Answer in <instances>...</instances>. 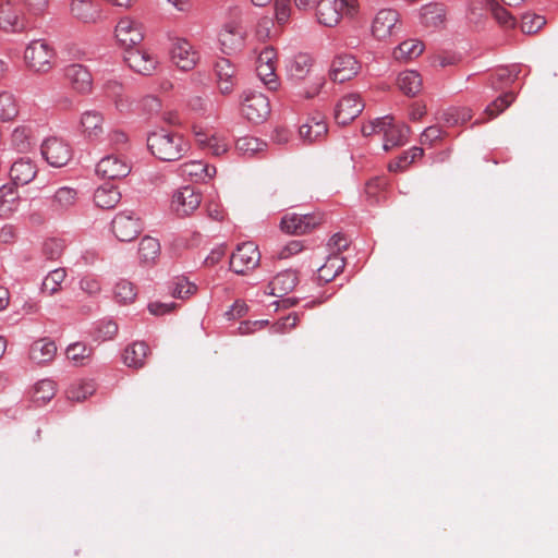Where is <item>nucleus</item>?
<instances>
[{"label": "nucleus", "instance_id": "7", "mask_svg": "<svg viewBox=\"0 0 558 558\" xmlns=\"http://www.w3.org/2000/svg\"><path fill=\"white\" fill-rule=\"evenodd\" d=\"M43 158L48 165L54 168H61L71 160V146L59 137H49L45 140L40 146Z\"/></svg>", "mask_w": 558, "mask_h": 558}, {"label": "nucleus", "instance_id": "39", "mask_svg": "<svg viewBox=\"0 0 558 558\" xmlns=\"http://www.w3.org/2000/svg\"><path fill=\"white\" fill-rule=\"evenodd\" d=\"M400 90L407 96H415L422 89L421 75L413 70H407L399 74L397 80Z\"/></svg>", "mask_w": 558, "mask_h": 558}, {"label": "nucleus", "instance_id": "11", "mask_svg": "<svg viewBox=\"0 0 558 558\" xmlns=\"http://www.w3.org/2000/svg\"><path fill=\"white\" fill-rule=\"evenodd\" d=\"M322 220V216L317 214L292 213L282 217L280 227L289 234H304L319 226Z\"/></svg>", "mask_w": 558, "mask_h": 558}, {"label": "nucleus", "instance_id": "46", "mask_svg": "<svg viewBox=\"0 0 558 558\" xmlns=\"http://www.w3.org/2000/svg\"><path fill=\"white\" fill-rule=\"evenodd\" d=\"M160 253V244L157 239L151 236H144L138 245V256L145 262H154Z\"/></svg>", "mask_w": 558, "mask_h": 558}, {"label": "nucleus", "instance_id": "10", "mask_svg": "<svg viewBox=\"0 0 558 558\" xmlns=\"http://www.w3.org/2000/svg\"><path fill=\"white\" fill-rule=\"evenodd\" d=\"M170 53L172 62L182 71L193 70L201 59L198 50L184 38L173 40Z\"/></svg>", "mask_w": 558, "mask_h": 558}, {"label": "nucleus", "instance_id": "33", "mask_svg": "<svg viewBox=\"0 0 558 558\" xmlns=\"http://www.w3.org/2000/svg\"><path fill=\"white\" fill-rule=\"evenodd\" d=\"M120 199L121 193L114 185L110 183L100 185L94 192V203L97 207L102 209L114 208Z\"/></svg>", "mask_w": 558, "mask_h": 558}, {"label": "nucleus", "instance_id": "36", "mask_svg": "<svg viewBox=\"0 0 558 558\" xmlns=\"http://www.w3.org/2000/svg\"><path fill=\"white\" fill-rule=\"evenodd\" d=\"M19 193L11 184L0 187V217L8 218L19 206Z\"/></svg>", "mask_w": 558, "mask_h": 558}, {"label": "nucleus", "instance_id": "1", "mask_svg": "<svg viewBox=\"0 0 558 558\" xmlns=\"http://www.w3.org/2000/svg\"><path fill=\"white\" fill-rule=\"evenodd\" d=\"M286 78L304 99L316 97L325 85V77L315 72V59L307 52H298L286 61Z\"/></svg>", "mask_w": 558, "mask_h": 558}, {"label": "nucleus", "instance_id": "21", "mask_svg": "<svg viewBox=\"0 0 558 558\" xmlns=\"http://www.w3.org/2000/svg\"><path fill=\"white\" fill-rule=\"evenodd\" d=\"M64 75L72 88L80 94H88L93 88V76L82 64L73 63L65 68Z\"/></svg>", "mask_w": 558, "mask_h": 558}, {"label": "nucleus", "instance_id": "51", "mask_svg": "<svg viewBox=\"0 0 558 558\" xmlns=\"http://www.w3.org/2000/svg\"><path fill=\"white\" fill-rule=\"evenodd\" d=\"M486 4L489 7L494 19L500 26L505 28H512L515 26V19L507 9L498 4L495 0H486Z\"/></svg>", "mask_w": 558, "mask_h": 558}, {"label": "nucleus", "instance_id": "58", "mask_svg": "<svg viewBox=\"0 0 558 558\" xmlns=\"http://www.w3.org/2000/svg\"><path fill=\"white\" fill-rule=\"evenodd\" d=\"M444 135L445 132L439 125H430L422 132L420 142L424 146L433 147L442 140Z\"/></svg>", "mask_w": 558, "mask_h": 558}, {"label": "nucleus", "instance_id": "6", "mask_svg": "<svg viewBox=\"0 0 558 558\" xmlns=\"http://www.w3.org/2000/svg\"><path fill=\"white\" fill-rule=\"evenodd\" d=\"M141 219L133 211H121L114 216L111 230L121 242H131L142 232Z\"/></svg>", "mask_w": 558, "mask_h": 558}, {"label": "nucleus", "instance_id": "18", "mask_svg": "<svg viewBox=\"0 0 558 558\" xmlns=\"http://www.w3.org/2000/svg\"><path fill=\"white\" fill-rule=\"evenodd\" d=\"M124 60L134 72L142 75L153 74L157 65L155 56L146 50L135 48L126 49Z\"/></svg>", "mask_w": 558, "mask_h": 558}, {"label": "nucleus", "instance_id": "44", "mask_svg": "<svg viewBox=\"0 0 558 558\" xmlns=\"http://www.w3.org/2000/svg\"><path fill=\"white\" fill-rule=\"evenodd\" d=\"M66 272L64 268L51 270L43 280L41 291L52 295L61 290L62 282L65 280Z\"/></svg>", "mask_w": 558, "mask_h": 558}, {"label": "nucleus", "instance_id": "63", "mask_svg": "<svg viewBox=\"0 0 558 558\" xmlns=\"http://www.w3.org/2000/svg\"><path fill=\"white\" fill-rule=\"evenodd\" d=\"M299 319L300 318L296 313H290L288 316L274 324L272 329L275 332H287L296 327Z\"/></svg>", "mask_w": 558, "mask_h": 558}, {"label": "nucleus", "instance_id": "48", "mask_svg": "<svg viewBox=\"0 0 558 558\" xmlns=\"http://www.w3.org/2000/svg\"><path fill=\"white\" fill-rule=\"evenodd\" d=\"M32 129L27 125H17L11 133V145L19 151H26L31 147Z\"/></svg>", "mask_w": 558, "mask_h": 558}, {"label": "nucleus", "instance_id": "2", "mask_svg": "<svg viewBox=\"0 0 558 558\" xmlns=\"http://www.w3.org/2000/svg\"><path fill=\"white\" fill-rule=\"evenodd\" d=\"M147 147L157 159L171 162L181 159L190 149L184 136L168 129H159L148 134Z\"/></svg>", "mask_w": 558, "mask_h": 558}, {"label": "nucleus", "instance_id": "55", "mask_svg": "<svg viewBox=\"0 0 558 558\" xmlns=\"http://www.w3.org/2000/svg\"><path fill=\"white\" fill-rule=\"evenodd\" d=\"M64 247L65 244L63 240L50 238L44 241L41 252L47 259L56 260L62 255Z\"/></svg>", "mask_w": 558, "mask_h": 558}, {"label": "nucleus", "instance_id": "40", "mask_svg": "<svg viewBox=\"0 0 558 558\" xmlns=\"http://www.w3.org/2000/svg\"><path fill=\"white\" fill-rule=\"evenodd\" d=\"M424 45L418 39H408L402 41L393 50V58L399 61H410L422 54Z\"/></svg>", "mask_w": 558, "mask_h": 558}, {"label": "nucleus", "instance_id": "52", "mask_svg": "<svg viewBox=\"0 0 558 558\" xmlns=\"http://www.w3.org/2000/svg\"><path fill=\"white\" fill-rule=\"evenodd\" d=\"M514 94L512 92H507L504 95H500L494 101H492L485 108V114L488 116L487 120L496 118L498 114L504 112L514 100Z\"/></svg>", "mask_w": 558, "mask_h": 558}, {"label": "nucleus", "instance_id": "29", "mask_svg": "<svg viewBox=\"0 0 558 558\" xmlns=\"http://www.w3.org/2000/svg\"><path fill=\"white\" fill-rule=\"evenodd\" d=\"M57 353V345L53 340L43 338L34 341L29 348V359L36 364L51 362Z\"/></svg>", "mask_w": 558, "mask_h": 558}, {"label": "nucleus", "instance_id": "53", "mask_svg": "<svg viewBox=\"0 0 558 558\" xmlns=\"http://www.w3.org/2000/svg\"><path fill=\"white\" fill-rule=\"evenodd\" d=\"M471 118V110L465 107H451L442 113V120L450 126L463 124Z\"/></svg>", "mask_w": 558, "mask_h": 558}, {"label": "nucleus", "instance_id": "35", "mask_svg": "<svg viewBox=\"0 0 558 558\" xmlns=\"http://www.w3.org/2000/svg\"><path fill=\"white\" fill-rule=\"evenodd\" d=\"M104 93L108 99L113 101L118 111L124 112V111L130 110L131 101L124 95V88L119 82L108 81L104 85Z\"/></svg>", "mask_w": 558, "mask_h": 558}, {"label": "nucleus", "instance_id": "38", "mask_svg": "<svg viewBox=\"0 0 558 558\" xmlns=\"http://www.w3.org/2000/svg\"><path fill=\"white\" fill-rule=\"evenodd\" d=\"M169 294L179 300H185L197 291V286L185 276L174 277L168 284Z\"/></svg>", "mask_w": 558, "mask_h": 558}, {"label": "nucleus", "instance_id": "56", "mask_svg": "<svg viewBox=\"0 0 558 558\" xmlns=\"http://www.w3.org/2000/svg\"><path fill=\"white\" fill-rule=\"evenodd\" d=\"M545 23L544 16L534 13H525L521 19V29L525 34H534L538 32Z\"/></svg>", "mask_w": 558, "mask_h": 558}, {"label": "nucleus", "instance_id": "12", "mask_svg": "<svg viewBox=\"0 0 558 558\" xmlns=\"http://www.w3.org/2000/svg\"><path fill=\"white\" fill-rule=\"evenodd\" d=\"M114 35L121 46L133 48L144 38L143 25L129 16L122 17L116 26Z\"/></svg>", "mask_w": 558, "mask_h": 558}, {"label": "nucleus", "instance_id": "59", "mask_svg": "<svg viewBox=\"0 0 558 558\" xmlns=\"http://www.w3.org/2000/svg\"><path fill=\"white\" fill-rule=\"evenodd\" d=\"M80 288L90 296L97 295L101 291V280L96 275H86L81 279Z\"/></svg>", "mask_w": 558, "mask_h": 558}, {"label": "nucleus", "instance_id": "3", "mask_svg": "<svg viewBox=\"0 0 558 558\" xmlns=\"http://www.w3.org/2000/svg\"><path fill=\"white\" fill-rule=\"evenodd\" d=\"M53 47L45 39L32 40L24 50V62L28 70L47 73L52 69Z\"/></svg>", "mask_w": 558, "mask_h": 558}, {"label": "nucleus", "instance_id": "8", "mask_svg": "<svg viewBox=\"0 0 558 558\" xmlns=\"http://www.w3.org/2000/svg\"><path fill=\"white\" fill-rule=\"evenodd\" d=\"M401 28L399 13L392 9L379 10L372 21V35L378 40L395 36Z\"/></svg>", "mask_w": 558, "mask_h": 558}, {"label": "nucleus", "instance_id": "13", "mask_svg": "<svg viewBox=\"0 0 558 558\" xmlns=\"http://www.w3.org/2000/svg\"><path fill=\"white\" fill-rule=\"evenodd\" d=\"M365 107L364 101L359 94H348L343 96L336 105L335 119L340 125H347L353 121Z\"/></svg>", "mask_w": 558, "mask_h": 558}, {"label": "nucleus", "instance_id": "19", "mask_svg": "<svg viewBox=\"0 0 558 558\" xmlns=\"http://www.w3.org/2000/svg\"><path fill=\"white\" fill-rule=\"evenodd\" d=\"M360 70V64L352 54H339L331 63L330 77L335 82L343 83L354 77Z\"/></svg>", "mask_w": 558, "mask_h": 558}, {"label": "nucleus", "instance_id": "24", "mask_svg": "<svg viewBox=\"0 0 558 558\" xmlns=\"http://www.w3.org/2000/svg\"><path fill=\"white\" fill-rule=\"evenodd\" d=\"M179 174L193 182H205L216 173V168L202 160H191L180 165Z\"/></svg>", "mask_w": 558, "mask_h": 558}, {"label": "nucleus", "instance_id": "25", "mask_svg": "<svg viewBox=\"0 0 558 558\" xmlns=\"http://www.w3.org/2000/svg\"><path fill=\"white\" fill-rule=\"evenodd\" d=\"M383 129V147L386 151L407 143L410 133L408 125L396 124L393 123V119L389 117V123Z\"/></svg>", "mask_w": 558, "mask_h": 558}, {"label": "nucleus", "instance_id": "42", "mask_svg": "<svg viewBox=\"0 0 558 558\" xmlns=\"http://www.w3.org/2000/svg\"><path fill=\"white\" fill-rule=\"evenodd\" d=\"M96 391L93 380L77 379L70 384L65 395L69 400L81 402Z\"/></svg>", "mask_w": 558, "mask_h": 558}, {"label": "nucleus", "instance_id": "17", "mask_svg": "<svg viewBox=\"0 0 558 558\" xmlns=\"http://www.w3.org/2000/svg\"><path fill=\"white\" fill-rule=\"evenodd\" d=\"M345 15L338 0H318L315 5V17L319 25L336 27Z\"/></svg>", "mask_w": 558, "mask_h": 558}, {"label": "nucleus", "instance_id": "4", "mask_svg": "<svg viewBox=\"0 0 558 558\" xmlns=\"http://www.w3.org/2000/svg\"><path fill=\"white\" fill-rule=\"evenodd\" d=\"M28 26L26 13L17 0H0V29L8 34L23 33Z\"/></svg>", "mask_w": 558, "mask_h": 558}, {"label": "nucleus", "instance_id": "49", "mask_svg": "<svg viewBox=\"0 0 558 558\" xmlns=\"http://www.w3.org/2000/svg\"><path fill=\"white\" fill-rule=\"evenodd\" d=\"M266 143L254 136H243L235 142L236 150L243 156H253L263 151Z\"/></svg>", "mask_w": 558, "mask_h": 558}, {"label": "nucleus", "instance_id": "28", "mask_svg": "<svg viewBox=\"0 0 558 558\" xmlns=\"http://www.w3.org/2000/svg\"><path fill=\"white\" fill-rule=\"evenodd\" d=\"M299 277L296 271L287 269L277 274L268 284L269 294L282 298L296 287Z\"/></svg>", "mask_w": 558, "mask_h": 558}, {"label": "nucleus", "instance_id": "23", "mask_svg": "<svg viewBox=\"0 0 558 558\" xmlns=\"http://www.w3.org/2000/svg\"><path fill=\"white\" fill-rule=\"evenodd\" d=\"M327 132L325 117L319 113L307 118L306 122L299 129L300 137L308 144L320 142L327 135Z\"/></svg>", "mask_w": 558, "mask_h": 558}, {"label": "nucleus", "instance_id": "26", "mask_svg": "<svg viewBox=\"0 0 558 558\" xmlns=\"http://www.w3.org/2000/svg\"><path fill=\"white\" fill-rule=\"evenodd\" d=\"M214 71L221 94H230L235 85V66L229 59L219 58L215 62Z\"/></svg>", "mask_w": 558, "mask_h": 558}, {"label": "nucleus", "instance_id": "31", "mask_svg": "<svg viewBox=\"0 0 558 558\" xmlns=\"http://www.w3.org/2000/svg\"><path fill=\"white\" fill-rule=\"evenodd\" d=\"M345 267L344 257L340 254L331 253L324 265L317 269V279L320 283L332 281Z\"/></svg>", "mask_w": 558, "mask_h": 558}, {"label": "nucleus", "instance_id": "54", "mask_svg": "<svg viewBox=\"0 0 558 558\" xmlns=\"http://www.w3.org/2000/svg\"><path fill=\"white\" fill-rule=\"evenodd\" d=\"M276 69V66L256 64L257 76L269 90H277L280 86Z\"/></svg>", "mask_w": 558, "mask_h": 558}, {"label": "nucleus", "instance_id": "9", "mask_svg": "<svg viewBox=\"0 0 558 558\" xmlns=\"http://www.w3.org/2000/svg\"><path fill=\"white\" fill-rule=\"evenodd\" d=\"M241 111L248 121L262 123L270 114L269 99L262 93H248L242 101Z\"/></svg>", "mask_w": 558, "mask_h": 558}, {"label": "nucleus", "instance_id": "34", "mask_svg": "<svg viewBox=\"0 0 558 558\" xmlns=\"http://www.w3.org/2000/svg\"><path fill=\"white\" fill-rule=\"evenodd\" d=\"M77 191L70 186L59 187L51 199V207L54 211L64 213L75 206L77 202Z\"/></svg>", "mask_w": 558, "mask_h": 558}, {"label": "nucleus", "instance_id": "41", "mask_svg": "<svg viewBox=\"0 0 558 558\" xmlns=\"http://www.w3.org/2000/svg\"><path fill=\"white\" fill-rule=\"evenodd\" d=\"M19 111L15 95L9 90H0V121H13L19 116Z\"/></svg>", "mask_w": 558, "mask_h": 558}, {"label": "nucleus", "instance_id": "50", "mask_svg": "<svg viewBox=\"0 0 558 558\" xmlns=\"http://www.w3.org/2000/svg\"><path fill=\"white\" fill-rule=\"evenodd\" d=\"M93 349L83 342L71 343L66 348V356L76 365H84L90 357Z\"/></svg>", "mask_w": 558, "mask_h": 558}, {"label": "nucleus", "instance_id": "16", "mask_svg": "<svg viewBox=\"0 0 558 558\" xmlns=\"http://www.w3.org/2000/svg\"><path fill=\"white\" fill-rule=\"evenodd\" d=\"M104 114L98 110H86L81 114L80 132L88 142H96L104 135Z\"/></svg>", "mask_w": 558, "mask_h": 558}, {"label": "nucleus", "instance_id": "22", "mask_svg": "<svg viewBox=\"0 0 558 558\" xmlns=\"http://www.w3.org/2000/svg\"><path fill=\"white\" fill-rule=\"evenodd\" d=\"M37 165L28 157L16 159L10 168V179L14 185H26L31 183L37 174Z\"/></svg>", "mask_w": 558, "mask_h": 558}, {"label": "nucleus", "instance_id": "27", "mask_svg": "<svg viewBox=\"0 0 558 558\" xmlns=\"http://www.w3.org/2000/svg\"><path fill=\"white\" fill-rule=\"evenodd\" d=\"M218 40L221 46V50L226 54H230L243 46V32L241 27H239L238 25L233 23H228L220 31L218 35Z\"/></svg>", "mask_w": 558, "mask_h": 558}, {"label": "nucleus", "instance_id": "62", "mask_svg": "<svg viewBox=\"0 0 558 558\" xmlns=\"http://www.w3.org/2000/svg\"><path fill=\"white\" fill-rule=\"evenodd\" d=\"M389 123V116L377 118L362 126V133L364 136H372L374 134H381L383 128Z\"/></svg>", "mask_w": 558, "mask_h": 558}, {"label": "nucleus", "instance_id": "57", "mask_svg": "<svg viewBox=\"0 0 558 558\" xmlns=\"http://www.w3.org/2000/svg\"><path fill=\"white\" fill-rule=\"evenodd\" d=\"M17 2L31 16L35 17L44 16L49 8L48 0H17Z\"/></svg>", "mask_w": 558, "mask_h": 558}, {"label": "nucleus", "instance_id": "43", "mask_svg": "<svg viewBox=\"0 0 558 558\" xmlns=\"http://www.w3.org/2000/svg\"><path fill=\"white\" fill-rule=\"evenodd\" d=\"M57 392V385L51 379H41L33 388V401L37 405H44L49 402Z\"/></svg>", "mask_w": 558, "mask_h": 558}, {"label": "nucleus", "instance_id": "5", "mask_svg": "<svg viewBox=\"0 0 558 558\" xmlns=\"http://www.w3.org/2000/svg\"><path fill=\"white\" fill-rule=\"evenodd\" d=\"M260 253L253 242L239 244L230 257V269L238 275H245L258 266Z\"/></svg>", "mask_w": 558, "mask_h": 558}, {"label": "nucleus", "instance_id": "47", "mask_svg": "<svg viewBox=\"0 0 558 558\" xmlns=\"http://www.w3.org/2000/svg\"><path fill=\"white\" fill-rule=\"evenodd\" d=\"M118 333V325L116 322L108 319V320H100L95 324L92 337L96 341H108L112 340L116 335Z\"/></svg>", "mask_w": 558, "mask_h": 558}, {"label": "nucleus", "instance_id": "20", "mask_svg": "<svg viewBox=\"0 0 558 558\" xmlns=\"http://www.w3.org/2000/svg\"><path fill=\"white\" fill-rule=\"evenodd\" d=\"M70 13L84 24H95L101 20V8L94 0H71Z\"/></svg>", "mask_w": 558, "mask_h": 558}, {"label": "nucleus", "instance_id": "60", "mask_svg": "<svg viewBox=\"0 0 558 558\" xmlns=\"http://www.w3.org/2000/svg\"><path fill=\"white\" fill-rule=\"evenodd\" d=\"M290 0H276L275 1V17L278 24H287L291 16Z\"/></svg>", "mask_w": 558, "mask_h": 558}, {"label": "nucleus", "instance_id": "45", "mask_svg": "<svg viewBox=\"0 0 558 558\" xmlns=\"http://www.w3.org/2000/svg\"><path fill=\"white\" fill-rule=\"evenodd\" d=\"M113 294L118 303L129 304L135 300L137 290L133 282L121 279L116 283Z\"/></svg>", "mask_w": 558, "mask_h": 558}, {"label": "nucleus", "instance_id": "14", "mask_svg": "<svg viewBox=\"0 0 558 558\" xmlns=\"http://www.w3.org/2000/svg\"><path fill=\"white\" fill-rule=\"evenodd\" d=\"M201 203V193L187 185L174 192L171 199V208L179 216H187L197 209Z\"/></svg>", "mask_w": 558, "mask_h": 558}, {"label": "nucleus", "instance_id": "32", "mask_svg": "<svg viewBox=\"0 0 558 558\" xmlns=\"http://www.w3.org/2000/svg\"><path fill=\"white\" fill-rule=\"evenodd\" d=\"M421 22L424 26L429 28H439L446 21V9L440 3H428L422 7Z\"/></svg>", "mask_w": 558, "mask_h": 558}, {"label": "nucleus", "instance_id": "15", "mask_svg": "<svg viewBox=\"0 0 558 558\" xmlns=\"http://www.w3.org/2000/svg\"><path fill=\"white\" fill-rule=\"evenodd\" d=\"M130 171V165L122 157L117 155L104 157L96 166V173L102 179L108 180L125 178Z\"/></svg>", "mask_w": 558, "mask_h": 558}, {"label": "nucleus", "instance_id": "30", "mask_svg": "<svg viewBox=\"0 0 558 558\" xmlns=\"http://www.w3.org/2000/svg\"><path fill=\"white\" fill-rule=\"evenodd\" d=\"M149 348L144 341H135L129 344L122 354L123 363L131 368H142L148 355Z\"/></svg>", "mask_w": 558, "mask_h": 558}, {"label": "nucleus", "instance_id": "61", "mask_svg": "<svg viewBox=\"0 0 558 558\" xmlns=\"http://www.w3.org/2000/svg\"><path fill=\"white\" fill-rule=\"evenodd\" d=\"M228 147L229 144L225 138L213 134L207 141L206 149H208L214 156H221L227 153Z\"/></svg>", "mask_w": 558, "mask_h": 558}, {"label": "nucleus", "instance_id": "37", "mask_svg": "<svg viewBox=\"0 0 558 558\" xmlns=\"http://www.w3.org/2000/svg\"><path fill=\"white\" fill-rule=\"evenodd\" d=\"M518 75L519 70L515 65L498 68L489 75V84L493 89L499 90L512 84Z\"/></svg>", "mask_w": 558, "mask_h": 558}, {"label": "nucleus", "instance_id": "64", "mask_svg": "<svg viewBox=\"0 0 558 558\" xmlns=\"http://www.w3.org/2000/svg\"><path fill=\"white\" fill-rule=\"evenodd\" d=\"M277 61L278 59L276 49L271 46H266L258 53L256 64L277 68Z\"/></svg>", "mask_w": 558, "mask_h": 558}]
</instances>
